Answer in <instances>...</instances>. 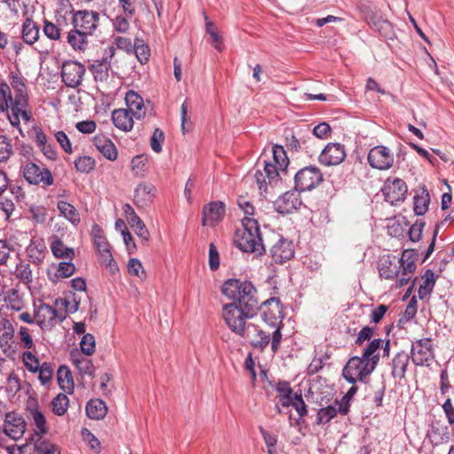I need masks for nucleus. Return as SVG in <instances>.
I'll list each match as a JSON object with an SVG mask.
<instances>
[{"label":"nucleus","instance_id":"3c124183","mask_svg":"<svg viewBox=\"0 0 454 454\" xmlns=\"http://www.w3.org/2000/svg\"><path fill=\"white\" fill-rule=\"evenodd\" d=\"M22 362L25 365V367L33 373L37 372L38 370H40L41 364L38 360V358L31 352V351H25L22 354Z\"/></svg>","mask_w":454,"mask_h":454},{"label":"nucleus","instance_id":"2f4dec72","mask_svg":"<svg viewBox=\"0 0 454 454\" xmlns=\"http://www.w3.org/2000/svg\"><path fill=\"white\" fill-rule=\"evenodd\" d=\"M155 187L151 184H139L134 194L135 203L139 207H144L150 202L154 196Z\"/></svg>","mask_w":454,"mask_h":454},{"label":"nucleus","instance_id":"864d4df0","mask_svg":"<svg viewBox=\"0 0 454 454\" xmlns=\"http://www.w3.org/2000/svg\"><path fill=\"white\" fill-rule=\"evenodd\" d=\"M68 398L64 394H59L52 401V411L56 415L62 416L68 406Z\"/></svg>","mask_w":454,"mask_h":454},{"label":"nucleus","instance_id":"6ab92c4d","mask_svg":"<svg viewBox=\"0 0 454 454\" xmlns=\"http://www.w3.org/2000/svg\"><path fill=\"white\" fill-rule=\"evenodd\" d=\"M65 317V314L59 313L53 307L45 303L40 304L35 313V319L41 328L52 327L57 321L61 322Z\"/></svg>","mask_w":454,"mask_h":454},{"label":"nucleus","instance_id":"a18cd8bd","mask_svg":"<svg viewBox=\"0 0 454 454\" xmlns=\"http://www.w3.org/2000/svg\"><path fill=\"white\" fill-rule=\"evenodd\" d=\"M43 31L44 35L51 40L57 41L60 39L61 28H60V18L57 19V24H54L47 20L43 21Z\"/></svg>","mask_w":454,"mask_h":454},{"label":"nucleus","instance_id":"bf43d9fd","mask_svg":"<svg viewBox=\"0 0 454 454\" xmlns=\"http://www.w3.org/2000/svg\"><path fill=\"white\" fill-rule=\"evenodd\" d=\"M81 350L86 356H91L95 352V338L90 333H85L80 342Z\"/></svg>","mask_w":454,"mask_h":454},{"label":"nucleus","instance_id":"f8f14e48","mask_svg":"<svg viewBox=\"0 0 454 454\" xmlns=\"http://www.w3.org/2000/svg\"><path fill=\"white\" fill-rule=\"evenodd\" d=\"M407 192L408 187L406 183L398 177L387 178L382 188L385 200L391 205L403 202L406 198Z\"/></svg>","mask_w":454,"mask_h":454},{"label":"nucleus","instance_id":"f03ea898","mask_svg":"<svg viewBox=\"0 0 454 454\" xmlns=\"http://www.w3.org/2000/svg\"><path fill=\"white\" fill-rule=\"evenodd\" d=\"M234 242L241 251L262 254L265 247L262 243L257 219H242V228L236 231Z\"/></svg>","mask_w":454,"mask_h":454},{"label":"nucleus","instance_id":"680f3d73","mask_svg":"<svg viewBox=\"0 0 454 454\" xmlns=\"http://www.w3.org/2000/svg\"><path fill=\"white\" fill-rule=\"evenodd\" d=\"M17 278L26 283L32 282L33 274L28 263H20L16 268Z\"/></svg>","mask_w":454,"mask_h":454},{"label":"nucleus","instance_id":"603ef678","mask_svg":"<svg viewBox=\"0 0 454 454\" xmlns=\"http://www.w3.org/2000/svg\"><path fill=\"white\" fill-rule=\"evenodd\" d=\"M132 50H134L135 54L141 64H145L148 61L150 57V49L147 45L143 43L142 40H136Z\"/></svg>","mask_w":454,"mask_h":454},{"label":"nucleus","instance_id":"1a4fd4ad","mask_svg":"<svg viewBox=\"0 0 454 454\" xmlns=\"http://www.w3.org/2000/svg\"><path fill=\"white\" fill-rule=\"evenodd\" d=\"M261 315L263 322L270 327H279L280 331L283 326L284 311L279 298L272 297L262 303Z\"/></svg>","mask_w":454,"mask_h":454},{"label":"nucleus","instance_id":"de8ad7c7","mask_svg":"<svg viewBox=\"0 0 454 454\" xmlns=\"http://www.w3.org/2000/svg\"><path fill=\"white\" fill-rule=\"evenodd\" d=\"M37 454H61L60 448L49 441L38 440L35 444Z\"/></svg>","mask_w":454,"mask_h":454},{"label":"nucleus","instance_id":"9d476101","mask_svg":"<svg viewBox=\"0 0 454 454\" xmlns=\"http://www.w3.org/2000/svg\"><path fill=\"white\" fill-rule=\"evenodd\" d=\"M411 360L417 366H430L434 359V349L431 338L419 339L412 343Z\"/></svg>","mask_w":454,"mask_h":454},{"label":"nucleus","instance_id":"09e8293b","mask_svg":"<svg viewBox=\"0 0 454 454\" xmlns=\"http://www.w3.org/2000/svg\"><path fill=\"white\" fill-rule=\"evenodd\" d=\"M30 416L35 423L37 432L36 434L40 437L47 433L46 419L43 414L38 409L30 410Z\"/></svg>","mask_w":454,"mask_h":454},{"label":"nucleus","instance_id":"052dcab7","mask_svg":"<svg viewBox=\"0 0 454 454\" xmlns=\"http://www.w3.org/2000/svg\"><path fill=\"white\" fill-rule=\"evenodd\" d=\"M128 272L130 275L137 276L140 278H145L146 273L141 262L137 258H131L128 262Z\"/></svg>","mask_w":454,"mask_h":454},{"label":"nucleus","instance_id":"5fc2aeb1","mask_svg":"<svg viewBox=\"0 0 454 454\" xmlns=\"http://www.w3.org/2000/svg\"><path fill=\"white\" fill-rule=\"evenodd\" d=\"M273 159L280 170H284L288 164V159L283 146L274 145L272 148Z\"/></svg>","mask_w":454,"mask_h":454},{"label":"nucleus","instance_id":"f257e3e1","mask_svg":"<svg viewBox=\"0 0 454 454\" xmlns=\"http://www.w3.org/2000/svg\"><path fill=\"white\" fill-rule=\"evenodd\" d=\"M223 294L234 304L245 309L256 310L258 309L257 290L249 281L231 278L224 282L222 287Z\"/></svg>","mask_w":454,"mask_h":454},{"label":"nucleus","instance_id":"c9c22d12","mask_svg":"<svg viewBox=\"0 0 454 454\" xmlns=\"http://www.w3.org/2000/svg\"><path fill=\"white\" fill-rule=\"evenodd\" d=\"M57 207L60 215L73 224L80 223L81 219L78 210L69 202L59 200L57 204Z\"/></svg>","mask_w":454,"mask_h":454},{"label":"nucleus","instance_id":"ddd939ff","mask_svg":"<svg viewBox=\"0 0 454 454\" xmlns=\"http://www.w3.org/2000/svg\"><path fill=\"white\" fill-rule=\"evenodd\" d=\"M367 160L372 168L387 170L392 168L395 157L389 148L383 145H377L369 151Z\"/></svg>","mask_w":454,"mask_h":454},{"label":"nucleus","instance_id":"774afa93","mask_svg":"<svg viewBox=\"0 0 454 454\" xmlns=\"http://www.w3.org/2000/svg\"><path fill=\"white\" fill-rule=\"evenodd\" d=\"M5 302L7 307H10L16 311H19L23 308V301L16 291H12L8 294V296L5 298Z\"/></svg>","mask_w":454,"mask_h":454},{"label":"nucleus","instance_id":"6e6552de","mask_svg":"<svg viewBox=\"0 0 454 454\" xmlns=\"http://www.w3.org/2000/svg\"><path fill=\"white\" fill-rule=\"evenodd\" d=\"M24 179L33 185L51 186L54 183L51 172L43 166H39L32 161H26L20 167Z\"/></svg>","mask_w":454,"mask_h":454},{"label":"nucleus","instance_id":"473e14b6","mask_svg":"<svg viewBox=\"0 0 454 454\" xmlns=\"http://www.w3.org/2000/svg\"><path fill=\"white\" fill-rule=\"evenodd\" d=\"M50 247L52 254L57 258L73 259L74 257V249L67 247L58 236L51 237Z\"/></svg>","mask_w":454,"mask_h":454},{"label":"nucleus","instance_id":"69168bd1","mask_svg":"<svg viewBox=\"0 0 454 454\" xmlns=\"http://www.w3.org/2000/svg\"><path fill=\"white\" fill-rule=\"evenodd\" d=\"M18 335L20 337L22 347L27 349H32L34 348L33 338L29 333V329L25 326H20Z\"/></svg>","mask_w":454,"mask_h":454},{"label":"nucleus","instance_id":"a211bd4d","mask_svg":"<svg viewBox=\"0 0 454 454\" xmlns=\"http://www.w3.org/2000/svg\"><path fill=\"white\" fill-rule=\"evenodd\" d=\"M27 423L16 412L5 413L4 433L14 441L20 439L26 432Z\"/></svg>","mask_w":454,"mask_h":454},{"label":"nucleus","instance_id":"aec40b11","mask_svg":"<svg viewBox=\"0 0 454 454\" xmlns=\"http://www.w3.org/2000/svg\"><path fill=\"white\" fill-rule=\"evenodd\" d=\"M378 270L380 278L385 279H395V285L401 278L402 268L395 256L390 254L383 255L378 263Z\"/></svg>","mask_w":454,"mask_h":454},{"label":"nucleus","instance_id":"4468645a","mask_svg":"<svg viewBox=\"0 0 454 454\" xmlns=\"http://www.w3.org/2000/svg\"><path fill=\"white\" fill-rule=\"evenodd\" d=\"M72 22L74 28L91 35L98 26L99 14L94 11H77L73 14Z\"/></svg>","mask_w":454,"mask_h":454},{"label":"nucleus","instance_id":"ea45409f","mask_svg":"<svg viewBox=\"0 0 454 454\" xmlns=\"http://www.w3.org/2000/svg\"><path fill=\"white\" fill-rule=\"evenodd\" d=\"M88 35L77 28H73L67 35V43L74 50H84L88 44Z\"/></svg>","mask_w":454,"mask_h":454},{"label":"nucleus","instance_id":"423d86ee","mask_svg":"<svg viewBox=\"0 0 454 454\" xmlns=\"http://www.w3.org/2000/svg\"><path fill=\"white\" fill-rule=\"evenodd\" d=\"M375 368L374 362H369L363 356H353L344 366L342 375L347 381L355 384L363 381Z\"/></svg>","mask_w":454,"mask_h":454},{"label":"nucleus","instance_id":"37998d69","mask_svg":"<svg viewBox=\"0 0 454 454\" xmlns=\"http://www.w3.org/2000/svg\"><path fill=\"white\" fill-rule=\"evenodd\" d=\"M148 169V156L140 154L131 160V170L137 176H143Z\"/></svg>","mask_w":454,"mask_h":454},{"label":"nucleus","instance_id":"49530a36","mask_svg":"<svg viewBox=\"0 0 454 454\" xmlns=\"http://www.w3.org/2000/svg\"><path fill=\"white\" fill-rule=\"evenodd\" d=\"M73 364L77 368L81 374H87L94 377L95 368L91 360L82 357V358H72Z\"/></svg>","mask_w":454,"mask_h":454},{"label":"nucleus","instance_id":"7c9ffc66","mask_svg":"<svg viewBox=\"0 0 454 454\" xmlns=\"http://www.w3.org/2000/svg\"><path fill=\"white\" fill-rule=\"evenodd\" d=\"M40 37L38 24L30 18H27L21 26V38L28 45H33Z\"/></svg>","mask_w":454,"mask_h":454},{"label":"nucleus","instance_id":"58836bf2","mask_svg":"<svg viewBox=\"0 0 454 454\" xmlns=\"http://www.w3.org/2000/svg\"><path fill=\"white\" fill-rule=\"evenodd\" d=\"M276 390L278 393L277 398L278 399V403L283 407H289L294 394L293 393L290 384L286 381H280L278 383Z\"/></svg>","mask_w":454,"mask_h":454},{"label":"nucleus","instance_id":"bb28decb","mask_svg":"<svg viewBox=\"0 0 454 454\" xmlns=\"http://www.w3.org/2000/svg\"><path fill=\"white\" fill-rule=\"evenodd\" d=\"M46 245L43 239H33L27 247V254L30 262L40 265L45 257Z\"/></svg>","mask_w":454,"mask_h":454},{"label":"nucleus","instance_id":"4c0bfd02","mask_svg":"<svg viewBox=\"0 0 454 454\" xmlns=\"http://www.w3.org/2000/svg\"><path fill=\"white\" fill-rule=\"evenodd\" d=\"M383 345V340L381 339H374L370 343L367 344L366 348H364L362 356L368 360L369 362H374V365L377 366V364L380 362V353L379 349Z\"/></svg>","mask_w":454,"mask_h":454},{"label":"nucleus","instance_id":"dca6fc26","mask_svg":"<svg viewBox=\"0 0 454 454\" xmlns=\"http://www.w3.org/2000/svg\"><path fill=\"white\" fill-rule=\"evenodd\" d=\"M85 67L77 61H66L62 65L61 76L64 83L70 88L78 87L85 74Z\"/></svg>","mask_w":454,"mask_h":454},{"label":"nucleus","instance_id":"39448f33","mask_svg":"<svg viewBox=\"0 0 454 454\" xmlns=\"http://www.w3.org/2000/svg\"><path fill=\"white\" fill-rule=\"evenodd\" d=\"M27 106V102L22 106H18L17 101H12L9 85L6 83L0 85V110L7 112L10 110L11 113L8 114V118L12 126L18 127L20 125V117L25 121H29L30 113L26 110Z\"/></svg>","mask_w":454,"mask_h":454},{"label":"nucleus","instance_id":"e433bc0d","mask_svg":"<svg viewBox=\"0 0 454 454\" xmlns=\"http://www.w3.org/2000/svg\"><path fill=\"white\" fill-rule=\"evenodd\" d=\"M409 359V356L403 352L395 356L392 369V374L395 378L403 379L405 377Z\"/></svg>","mask_w":454,"mask_h":454},{"label":"nucleus","instance_id":"4d7b16f0","mask_svg":"<svg viewBox=\"0 0 454 454\" xmlns=\"http://www.w3.org/2000/svg\"><path fill=\"white\" fill-rule=\"evenodd\" d=\"M37 372L39 373L38 379L41 384L46 385L52 380L54 369L51 364L44 362L42 364Z\"/></svg>","mask_w":454,"mask_h":454},{"label":"nucleus","instance_id":"a19ab883","mask_svg":"<svg viewBox=\"0 0 454 454\" xmlns=\"http://www.w3.org/2000/svg\"><path fill=\"white\" fill-rule=\"evenodd\" d=\"M57 380L61 389L71 392L74 389V381L71 371L65 365L59 366L57 372Z\"/></svg>","mask_w":454,"mask_h":454},{"label":"nucleus","instance_id":"f3484780","mask_svg":"<svg viewBox=\"0 0 454 454\" xmlns=\"http://www.w3.org/2000/svg\"><path fill=\"white\" fill-rule=\"evenodd\" d=\"M417 253L414 249H406L403 252L400 259L397 260L402 268L401 278L398 280L396 288L407 285L411 279L416 270Z\"/></svg>","mask_w":454,"mask_h":454},{"label":"nucleus","instance_id":"a878e982","mask_svg":"<svg viewBox=\"0 0 454 454\" xmlns=\"http://www.w3.org/2000/svg\"><path fill=\"white\" fill-rule=\"evenodd\" d=\"M127 110L132 113V115L141 120L145 115V105L142 97L134 90H129L125 96Z\"/></svg>","mask_w":454,"mask_h":454},{"label":"nucleus","instance_id":"72a5a7b5","mask_svg":"<svg viewBox=\"0 0 454 454\" xmlns=\"http://www.w3.org/2000/svg\"><path fill=\"white\" fill-rule=\"evenodd\" d=\"M107 412V407L100 399L90 400L86 404L87 416L95 420L103 419Z\"/></svg>","mask_w":454,"mask_h":454},{"label":"nucleus","instance_id":"2eb2a0df","mask_svg":"<svg viewBox=\"0 0 454 454\" xmlns=\"http://www.w3.org/2000/svg\"><path fill=\"white\" fill-rule=\"evenodd\" d=\"M115 54L114 45L106 47L101 59L95 60L91 65V72L96 81L106 82L109 78L112 59Z\"/></svg>","mask_w":454,"mask_h":454},{"label":"nucleus","instance_id":"c85d7f7f","mask_svg":"<svg viewBox=\"0 0 454 454\" xmlns=\"http://www.w3.org/2000/svg\"><path fill=\"white\" fill-rule=\"evenodd\" d=\"M132 113L127 109L120 108L114 110L112 120L114 126L122 131H129L134 126Z\"/></svg>","mask_w":454,"mask_h":454},{"label":"nucleus","instance_id":"6e6d98bb","mask_svg":"<svg viewBox=\"0 0 454 454\" xmlns=\"http://www.w3.org/2000/svg\"><path fill=\"white\" fill-rule=\"evenodd\" d=\"M164 140V132L159 128L155 129L150 139V145L152 150L156 153H160L162 151V145Z\"/></svg>","mask_w":454,"mask_h":454},{"label":"nucleus","instance_id":"c03bdc74","mask_svg":"<svg viewBox=\"0 0 454 454\" xmlns=\"http://www.w3.org/2000/svg\"><path fill=\"white\" fill-rule=\"evenodd\" d=\"M428 435L431 442L435 445L446 442L449 440L448 427L432 426Z\"/></svg>","mask_w":454,"mask_h":454},{"label":"nucleus","instance_id":"0e129e2a","mask_svg":"<svg viewBox=\"0 0 454 454\" xmlns=\"http://www.w3.org/2000/svg\"><path fill=\"white\" fill-rule=\"evenodd\" d=\"M425 226V223L422 221L417 220L409 230V239L412 242H418L420 240L422 236L423 228Z\"/></svg>","mask_w":454,"mask_h":454},{"label":"nucleus","instance_id":"cd10ccee","mask_svg":"<svg viewBox=\"0 0 454 454\" xmlns=\"http://www.w3.org/2000/svg\"><path fill=\"white\" fill-rule=\"evenodd\" d=\"M12 96V101H17L20 106L27 102V88L23 79L19 75H12L11 86H9Z\"/></svg>","mask_w":454,"mask_h":454},{"label":"nucleus","instance_id":"e2e57ef3","mask_svg":"<svg viewBox=\"0 0 454 454\" xmlns=\"http://www.w3.org/2000/svg\"><path fill=\"white\" fill-rule=\"evenodd\" d=\"M20 389V382L19 377L14 373L10 374L5 387L7 394L11 396H14Z\"/></svg>","mask_w":454,"mask_h":454},{"label":"nucleus","instance_id":"393cba45","mask_svg":"<svg viewBox=\"0 0 454 454\" xmlns=\"http://www.w3.org/2000/svg\"><path fill=\"white\" fill-rule=\"evenodd\" d=\"M93 144L96 148L109 160H115L118 156L116 146L104 134H98L93 137Z\"/></svg>","mask_w":454,"mask_h":454},{"label":"nucleus","instance_id":"7ed1b4c3","mask_svg":"<svg viewBox=\"0 0 454 454\" xmlns=\"http://www.w3.org/2000/svg\"><path fill=\"white\" fill-rule=\"evenodd\" d=\"M242 337L247 339L254 348L261 351L270 343L272 352L276 353L282 341V331L279 327L273 328L266 324L263 326H257L251 323Z\"/></svg>","mask_w":454,"mask_h":454},{"label":"nucleus","instance_id":"0eeeda50","mask_svg":"<svg viewBox=\"0 0 454 454\" xmlns=\"http://www.w3.org/2000/svg\"><path fill=\"white\" fill-rule=\"evenodd\" d=\"M93 244L98 253L99 262L106 265L112 274L119 271V267L114 261L110 249V244L104 235L103 230L98 225L92 228Z\"/></svg>","mask_w":454,"mask_h":454},{"label":"nucleus","instance_id":"5701e85b","mask_svg":"<svg viewBox=\"0 0 454 454\" xmlns=\"http://www.w3.org/2000/svg\"><path fill=\"white\" fill-rule=\"evenodd\" d=\"M270 254L276 263L282 264L294 256V245L291 240L279 239L272 246Z\"/></svg>","mask_w":454,"mask_h":454},{"label":"nucleus","instance_id":"b1692460","mask_svg":"<svg viewBox=\"0 0 454 454\" xmlns=\"http://www.w3.org/2000/svg\"><path fill=\"white\" fill-rule=\"evenodd\" d=\"M349 411L348 402H339L334 400L333 403L327 407L321 408L317 414V424H326L335 418L338 412L341 415H347Z\"/></svg>","mask_w":454,"mask_h":454},{"label":"nucleus","instance_id":"c756f323","mask_svg":"<svg viewBox=\"0 0 454 454\" xmlns=\"http://www.w3.org/2000/svg\"><path fill=\"white\" fill-rule=\"evenodd\" d=\"M296 192V190L286 192L277 200L276 203L281 213H291L301 205V200Z\"/></svg>","mask_w":454,"mask_h":454},{"label":"nucleus","instance_id":"412c9836","mask_svg":"<svg viewBox=\"0 0 454 454\" xmlns=\"http://www.w3.org/2000/svg\"><path fill=\"white\" fill-rule=\"evenodd\" d=\"M346 158L344 145L339 143H329L322 151L319 161L325 166H336Z\"/></svg>","mask_w":454,"mask_h":454},{"label":"nucleus","instance_id":"4be33fe9","mask_svg":"<svg viewBox=\"0 0 454 454\" xmlns=\"http://www.w3.org/2000/svg\"><path fill=\"white\" fill-rule=\"evenodd\" d=\"M202 224L215 226L225 215V205L222 201H213L206 204L202 209Z\"/></svg>","mask_w":454,"mask_h":454},{"label":"nucleus","instance_id":"13d9d810","mask_svg":"<svg viewBox=\"0 0 454 454\" xmlns=\"http://www.w3.org/2000/svg\"><path fill=\"white\" fill-rule=\"evenodd\" d=\"M12 154V145L11 140L3 135H0V162L6 161Z\"/></svg>","mask_w":454,"mask_h":454},{"label":"nucleus","instance_id":"79ce46f5","mask_svg":"<svg viewBox=\"0 0 454 454\" xmlns=\"http://www.w3.org/2000/svg\"><path fill=\"white\" fill-rule=\"evenodd\" d=\"M414 200V212L418 215H423L428 209L430 202V196L425 188L421 189L419 192H417L413 198Z\"/></svg>","mask_w":454,"mask_h":454},{"label":"nucleus","instance_id":"8fccbe9b","mask_svg":"<svg viewBox=\"0 0 454 454\" xmlns=\"http://www.w3.org/2000/svg\"><path fill=\"white\" fill-rule=\"evenodd\" d=\"M95 165V160L90 156H81L74 160V167L81 173H90L94 169Z\"/></svg>","mask_w":454,"mask_h":454},{"label":"nucleus","instance_id":"f704fd0d","mask_svg":"<svg viewBox=\"0 0 454 454\" xmlns=\"http://www.w3.org/2000/svg\"><path fill=\"white\" fill-rule=\"evenodd\" d=\"M368 23L373 26L384 37L391 38L393 35V27L390 22L384 20L381 16L377 14L369 16Z\"/></svg>","mask_w":454,"mask_h":454},{"label":"nucleus","instance_id":"9b49d317","mask_svg":"<svg viewBox=\"0 0 454 454\" xmlns=\"http://www.w3.org/2000/svg\"><path fill=\"white\" fill-rule=\"evenodd\" d=\"M323 182V174L317 167H305L300 169L295 176V190L299 192L311 191Z\"/></svg>","mask_w":454,"mask_h":454},{"label":"nucleus","instance_id":"338daca9","mask_svg":"<svg viewBox=\"0 0 454 454\" xmlns=\"http://www.w3.org/2000/svg\"><path fill=\"white\" fill-rule=\"evenodd\" d=\"M442 408L449 425L454 426V400L448 396L442 404Z\"/></svg>","mask_w":454,"mask_h":454},{"label":"nucleus","instance_id":"20e7f679","mask_svg":"<svg viewBox=\"0 0 454 454\" xmlns=\"http://www.w3.org/2000/svg\"><path fill=\"white\" fill-rule=\"evenodd\" d=\"M255 310L245 309L234 304H224L222 309V317L228 328L235 334L242 337L251 323L247 320L252 318Z\"/></svg>","mask_w":454,"mask_h":454}]
</instances>
